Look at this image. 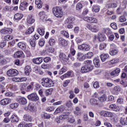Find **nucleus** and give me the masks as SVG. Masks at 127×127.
Segmentation results:
<instances>
[{"label":"nucleus","mask_w":127,"mask_h":127,"mask_svg":"<svg viewBox=\"0 0 127 127\" xmlns=\"http://www.w3.org/2000/svg\"><path fill=\"white\" fill-rule=\"evenodd\" d=\"M42 82H41L42 86L45 88H50V87L53 86V81L48 78H43L42 79Z\"/></svg>","instance_id":"1"},{"label":"nucleus","mask_w":127,"mask_h":127,"mask_svg":"<svg viewBox=\"0 0 127 127\" xmlns=\"http://www.w3.org/2000/svg\"><path fill=\"white\" fill-rule=\"evenodd\" d=\"M53 14L56 17H62L63 15V11H62V8L60 7H54L52 9Z\"/></svg>","instance_id":"2"},{"label":"nucleus","mask_w":127,"mask_h":127,"mask_svg":"<svg viewBox=\"0 0 127 127\" xmlns=\"http://www.w3.org/2000/svg\"><path fill=\"white\" fill-rule=\"evenodd\" d=\"M27 98L31 102H37V101H39V97L36 93H31L27 96Z\"/></svg>","instance_id":"3"},{"label":"nucleus","mask_w":127,"mask_h":127,"mask_svg":"<svg viewBox=\"0 0 127 127\" xmlns=\"http://www.w3.org/2000/svg\"><path fill=\"white\" fill-rule=\"evenodd\" d=\"M7 75L9 77H13L14 76H17L18 75V71L15 69H9L7 71Z\"/></svg>","instance_id":"4"},{"label":"nucleus","mask_w":127,"mask_h":127,"mask_svg":"<svg viewBox=\"0 0 127 127\" xmlns=\"http://www.w3.org/2000/svg\"><path fill=\"white\" fill-rule=\"evenodd\" d=\"M59 58L61 62H62V63H64V64H66V63H67V61L69 60L68 57H67V56H66V55L63 53H60Z\"/></svg>","instance_id":"5"},{"label":"nucleus","mask_w":127,"mask_h":127,"mask_svg":"<svg viewBox=\"0 0 127 127\" xmlns=\"http://www.w3.org/2000/svg\"><path fill=\"white\" fill-rule=\"evenodd\" d=\"M16 102L20 105H26L27 104V100L22 96H18L16 98Z\"/></svg>","instance_id":"6"},{"label":"nucleus","mask_w":127,"mask_h":127,"mask_svg":"<svg viewBox=\"0 0 127 127\" xmlns=\"http://www.w3.org/2000/svg\"><path fill=\"white\" fill-rule=\"evenodd\" d=\"M76 59L79 62H82L86 60V55L82 53H78L76 54Z\"/></svg>","instance_id":"7"},{"label":"nucleus","mask_w":127,"mask_h":127,"mask_svg":"<svg viewBox=\"0 0 127 127\" xmlns=\"http://www.w3.org/2000/svg\"><path fill=\"white\" fill-rule=\"evenodd\" d=\"M78 49L82 51H89L90 49V45L86 44H83L78 46Z\"/></svg>","instance_id":"8"},{"label":"nucleus","mask_w":127,"mask_h":127,"mask_svg":"<svg viewBox=\"0 0 127 127\" xmlns=\"http://www.w3.org/2000/svg\"><path fill=\"white\" fill-rule=\"evenodd\" d=\"M10 103H11V100L9 98H5L0 101V105L2 106H6V105H8Z\"/></svg>","instance_id":"9"},{"label":"nucleus","mask_w":127,"mask_h":127,"mask_svg":"<svg viewBox=\"0 0 127 127\" xmlns=\"http://www.w3.org/2000/svg\"><path fill=\"white\" fill-rule=\"evenodd\" d=\"M121 72V68H117L116 69L114 70L110 73L111 76H114V77H117L120 75Z\"/></svg>","instance_id":"10"},{"label":"nucleus","mask_w":127,"mask_h":127,"mask_svg":"<svg viewBox=\"0 0 127 127\" xmlns=\"http://www.w3.org/2000/svg\"><path fill=\"white\" fill-rule=\"evenodd\" d=\"M10 121L12 123H18L19 122V118L15 114H13L10 118Z\"/></svg>","instance_id":"11"},{"label":"nucleus","mask_w":127,"mask_h":127,"mask_svg":"<svg viewBox=\"0 0 127 127\" xmlns=\"http://www.w3.org/2000/svg\"><path fill=\"white\" fill-rule=\"evenodd\" d=\"M27 6H28V3L26 1H23L20 4V9L22 11L25 10L27 8Z\"/></svg>","instance_id":"12"},{"label":"nucleus","mask_w":127,"mask_h":127,"mask_svg":"<svg viewBox=\"0 0 127 127\" xmlns=\"http://www.w3.org/2000/svg\"><path fill=\"white\" fill-rule=\"evenodd\" d=\"M84 64H85V66H87L88 68H90V70H93L94 66L92 65V61L86 60L84 62Z\"/></svg>","instance_id":"13"},{"label":"nucleus","mask_w":127,"mask_h":127,"mask_svg":"<svg viewBox=\"0 0 127 127\" xmlns=\"http://www.w3.org/2000/svg\"><path fill=\"white\" fill-rule=\"evenodd\" d=\"M97 38L98 39V41H100V42H103V41H105V40H106V39L105 34L102 33L98 34Z\"/></svg>","instance_id":"14"},{"label":"nucleus","mask_w":127,"mask_h":127,"mask_svg":"<svg viewBox=\"0 0 127 127\" xmlns=\"http://www.w3.org/2000/svg\"><path fill=\"white\" fill-rule=\"evenodd\" d=\"M90 71H92L90 67H88L86 65H83L81 68L80 72L81 73H87V72H90Z\"/></svg>","instance_id":"15"},{"label":"nucleus","mask_w":127,"mask_h":127,"mask_svg":"<svg viewBox=\"0 0 127 127\" xmlns=\"http://www.w3.org/2000/svg\"><path fill=\"white\" fill-rule=\"evenodd\" d=\"M20 89L21 94H23V95H25L26 92L25 91H26V84H21L20 86Z\"/></svg>","instance_id":"16"},{"label":"nucleus","mask_w":127,"mask_h":127,"mask_svg":"<svg viewBox=\"0 0 127 127\" xmlns=\"http://www.w3.org/2000/svg\"><path fill=\"white\" fill-rule=\"evenodd\" d=\"M34 87V82H31L30 84L27 87H26V92H31V91L33 90Z\"/></svg>","instance_id":"17"},{"label":"nucleus","mask_w":127,"mask_h":127,"mask_svg":"<svg viewBox=\"0 0 127 127\" xmlns=\"http://www.w3.org/2000/svg\"><path fill=\"white\" fill-rule=\"evenodd\" d=\"M1 33L2 34H10L12 32L11 29H4L0 30Z\"/></svg>","instance_id":"18"},{"label":"nucleus","mask_w":127,"mask_h":127,"mask_svg":"<svg viewBox=\"0 0 127 127\" xmlns=\"http://www.w3.org/2000/svg\"><path fill=\"white\" fill-rule=\"evenodd\" d=\"M25 111H30V112H33L35 111L34 106L31 103H29L27 107L24 108Z\"/></svg>","instance_id":"19"},{"label":"nucleus","mask_w":127,"mask_h":127,"mask_svg":"<svg viewBox=\"0 0 127 127\" xmlns=\"http://www.w3.org/2000/svg\"><path fill=\"white\" fill-rule=\"evenodd\" d=\"M59 45H62V46H66L67 45V42L63 38H60L59 39Z\"/></svg>","instance_id":"20"},{"label":"nucleus","mask_w":127,"mask_h":127,"mask_svg":"<svg viewBox=\"0 0 127 127\" xmlns=\"http://www.w3.org/2000/svg\"><path fill=\"white\" fill-rule=\"evenodd\" d=\"M69 116H70V113L66 112L63 115H62L60 116V120H65V119H68L69 118Z\"/></svg>","instance_id":"21"},{"label":"nucleus","mask_w":127,"mask_h":127,"mask_svg":"<svg viewBox=\"0 0 127 127\" xmlns=\"http://www.w3.org/2000/svg\"><path fill=\"white\" fill-rule=\"evenodd\" d=\"M23 17V14L20 13H17L14 16V18L16 20H20V19H21V18H22Z\"/></svg>","instance_id":"22"},{"label":"nucleus","mask_w":127,"mask_h":127,"mask_svg":"<svg viewBox=\"0 0 127 127\" xmlns=\"http://www.w3.org/2000/svg\"><path fill=\"white\" fill-rule=\"evenodd\" d=\"M42 58H37L33 60V63L37 64H41V63H42Z\"/></svg>","instance_id":"23"},{"label":"nucleus","mask_w":127,"mask_h":127,"mask_svg":"<svg viewBox=\"0 0 127 127\" xmlns=\"http://www.w3.org/2000/svg\"><path fill=\"white\" fill-rule=\"evenodd\" d=\"M24 121L25 122H32V117L28 114H26L24 116Z\"/></svg>","instance_id":"24"},{"label":"nucleus","mask_w":127,"mask_h":127,"mask_svg":"<svg viewBox=\"0 0 127 127\" xmlns=\"http://www.w3.org/2000/svg\"><path fill=\"white\" fill-rule=\"evenodd\" d=\"M110 56L108 54H103L100 56V58L102 61V62H105L107 59L109 58Z\"/></svg>","instance_id":"25"},{"label":"nucleus","mask_w":127,"mask_h":127,"mask_svg":"<svg viewBox=\"0 0 127 127\" xmlns=\"http://www.w3.org/2000/svg\"><path fill=\"white\" fill-rule=\"evenodd\" d=\"M64 110H65L64 106H61L60 107L56 109L55 111V114H59V113H62V112L64 111Z\"/></svg>","instance_id":"26"},{"label":"nucleus","mask_w":127,"mask_h":127,"mask_svg":"<svg viewBox=\"0 0 127 127\" xmlns=\"http://www.w3.org/2000/svg\"><path fill=\"white\" fill-rule=\"evenodd\" d=\"M93 63L95 67L96 68L100 67V60L97 58H95L93 60Z\"/></svg>","instance_id":"27"},{"label":"nucleus","mask_w":127,"mask_h":127,"mask_svg":"<svg viewBox=\"0 0 127 127\" xmlns=\"http://www.w3.org/2000/svg\"><path fill=\"white\" fill-rule=\"evenodd\" d=\"M15 55L18 58H24V54L22 52H17L15 53Z\"/></svg>","instance_id":"28"},{"label":"nucleus","mask_w":127,"mask_h":127,"mask_svg":"<svg viewBox=\"0 0 127 127\" xmlns=\"http://www.w3.org/2000/svg\"><path fill=\"white\" fill-rule=\"evenodd\" d=\"M24 71H25V74H26L27 76H28L30 72H31V68H30V66L27 65L25 66Z\"/></svg>","instance_id":"29"},{"label":"nucleus","mask_w":127,"mask_h":127,"mask_svg":"<svg viewBox=\"0 0 127 127\" xmlns=\"http://www.w3.org/2000/svg\"><path fill=\"white\" fill-rule=\"evenodd\" d=\"M90 103L92 106H98L99 105V101L95 99H91L90 100Z\"/></svg>","instance_id":"30"},{"label":"nucleus","mask_w":127,"mask_h":127,"mask_svg":"<svg viewBox=\"0 0 127 127\" xmlns=\"http://www.w3.org/2000/svg\"><path fill=\"white\" fill-rule=\"evenodd\" d=\"M75 116H80L81 115V108L78 107H75V111L73 112Z\"/></svg>","instance_id":"31"},{"label":"nucleus","mask_w":127,"mask_h":127,"mask_svg":"<svg viewBox=\"0 0 127 127\" xmlns=\"http://www.w3.org/2000/svg\"><path fill=\"white\" fill-rule=\"evenodd\" d=\"M30 44L32 47V49L34 50L35 49V47L36 46V41H35L34 39L30 41Z\"/></svg>","instance_id":"32"},{"label":"nucleus","mask_w":127,"mask_h":127,"mask_svg":"<svg viewBox=\"0 0 127 127\" xmlns=\"http://www.w3.org/2000/svg\"><path fill=\"white\" fill-rule=\"evenodd\" d=\"M92 10L93 12H99L100 11V7L97 5L92 6Z\"/></svg>","instance_id":"33"},{"label":"nucleus","mask_w":127,"mask_h":127,"mask_svg":"<svg viewBox=\"0 0 127 127\" xmlns=\"http://www.w3.org/2000/svg\"><path fill=\"white\" fill-rule=\"evenodd\" d=\"M18 47L24 51H25L26 49V45H25V44H23V43H19L18 44Z\"/></svg>","instance_id":"34"},{"label":"nucleus","mask_w":127,"mask_h":127,"mask_svg":"<svg viewBox=\"0 0 127 127\" xmlns=\"http://www.w3.org/2000/svg\"><path fill=\"white\" fill-rule=\"evenodd\" d=\"M39 15L40 19H42V20H44V19H45V17H46V15H45V12L43 11L40 12Z\"/></svg>","instance_id":"35"},{"label":"nucleus","mask_w":127,"mask_h":127,"mask_svg":"<svg viewBox=\"0 0 127 127\" xmlns=\"http://www.w3.org/2000/svg\"><path fill=\"white\" fill-rule=\"evenodd\" d=\"M90 31H92V32H98V31H99V26L94 25L92 27Z\"/></svg>","instance_id":"36"},{"label":"nucleus","mask_w":127,"mask_h":127,"mask_svg":"<svg viewBox=\"0 0 127 127\" xmlns=\"http://www.w3.org/2000/svg\"><path fill=\"white\" fill-rule=\"evenodd\" d=\"M120 124L122 126H127V119L126 120L125 118L122 117L120 119Z\"/></svg>","instance_id":"37"},{"label":"nucleus","mask_w":127,"mask_h":127,"mask_svg":"<svg viewBox=\"0 0 127 127\" xmlns=\"http://www.w3.org/2000/svg\"><path fill=\"white\" fill-rule=\"evenodd\" d=\"M33 31H34V27H31L29 28V29L26 31L25 34L27 35L31 34Z\"/></svg>","instance_id":"38"},{"label":"nucleus","mask_w":127,"mask_h":127,"mask_svg":"<svg viewBox=\"0 0 127 127\" xmlns=\"http://www.w3.org/2000/svg\"><path fill=\"white\" fill-rule=\"evenodd\" d=\"M98 99L100 102H101V103H103V102H105V101L107 100V96L104 94L102 96H101L100 97H99Z\"/></svg>","instance_id":"39"},{"label":"nucleus","mask_w":127,"mask_h":127,"mask_svg":"<svg viewBox=\"0 0 127 127\" xmlns=\"http://www.w3.org/2000/svg\"><path fill=\"white\" fill-rule=\"evenodd\" d=\"M4 39L5 41H9V40H11V39H13V36L11 35H6L4 37Z\"/></svg>","instance_id":"40"},{"label":"nucleus","mask_w":127,"mask_h":127,"mask_svg":"<svg viewBox=\"0 0 127 127\" xmlns=\"http://www.w3.org/2000/svg\"><path fill=\"white\" fill-rule=\"evenodd\" d=\"M68 70V68L66 66H64L63 68H62L60 71H59V74L60 75H62L63 73H65Z\"/></svg>","instance_id":"41"},{"label":"nucleus","mask_w":127,"mask_h":127,"mask_svg":"<svg viewBox=\"0 0 127 127\" xmlns=\"http://www.w3.org/2000/svg\"><path fill=\"white\" fill-rule=\"evenodd\" d=\"M75 20V18L69 17L65 20V23H71L72 21Z\"/></svg>","instance_id":"42"},{"label":"nucleus","mask_w":127,"mask_h":127,"mask_svg":"<svg viewBox=\"0 0 127 127\" xmlns=\"http://www.w3.org/2000/svg\"><path fill=\"white\" fill-rule=\"evenodd\" d=\"M105 117L108 118H113V117H114V114L111 112L106 111Z\"/></svg>","instance_id":"43"},{"label":"nucleus","mask_w":127,"mask_h":127,"mask_svg":"<svg viewBox=\"0 0 127 127\" xmlns=\"http://www.w3.org/2000/svg\"><path fill=\"white\" fill-rule=\"evenodd\" d=\"M117 6H118V4L116 3H110L107 5V7L109 8H114L117 7Z\"/></svg>","instance_id":"44"},{"label":"nucleus","mask_w":127,"mask_h":127,"mask_svg":"<svg viewBox=\"0 0 127 127\" xmlns=\"http://www.w3.org/2000/svg\"><path fill=\"white\" fill-rule=\"evenodd\" d=\"M52 92H53V88H50L45 91V94L46 96H49L52 94Z\"/></svg>","instance_id":"45"},{"label":"nucleus","mask_w":127,"mask_h":127,"mask_svg":"<svg viewBox=\"0 0 127 127\" xmlns=\"http://www.w3.org/2000/svg\"><path fill=\"white\" fill-rule=\"evenodd\" d=\"M83 7V5L81 3L78 2L76 4V10H80V9H82Z\"/></svg>","instance_id":"46"},{"label":"nucleus","mask_w":127,"mask_h":127,"mask_svg":"<svg viewBox=\"0 0 127 127\" xmlns=\"http://www.w3.org/2000/svg\"><path fill=\"white\" fill-rule=\"evenodd\" d=\"M66 106L69 109H72V106H73V103L71 100H68L66 103Z\"/></svg>","instance_id":"47"},{"label":"nucleus","mask_w":127,"mask_h":127,"mask_svg":"<svg viewBox=\"0 0 127 127\" xmlns=\"http://www.w3.org/2000/svg\"><path fill=\"white\" fill-rule=\"evenodd\" d=\"M38 32L40 35H43L45 32L43 28H39L38 29Z\"/></svg>","instance_id":"48"},{"label":"nucleus","mask_w":127,"mask_h":127,"mask_svg":"<svg viewBox=\"0 0 127 127\" xmlns=\"http://www.w3.org/2000/svg\"><path fill=\"white\" fill-rule=\"evenodd\" d=\"M49 44L50 46H53V45H55V40L53 38L50 39L49 41Z\"/></svg>","instance_id":"49"},{"label":"nucleus","mask_w":127,"mask_h":127,"mask_svg":"<svg viewBox=\"0 0 127 127\" xmlns=\"http://www.w3.org/2000/svg\"><path fill=\"white\" fill-rule=\"evenodd\" d=\"M107 47V44L104 43H102L100 44L99 49L100 50H103V49H105Z\"/></svg>","instance_id":"50"},{"label":"nucleus","mask_w":127,"mask_h":127,"mask_svg":"<svg viewBox=\"0 0 127 127\" xmlns=\"http://www.w3.org/2000/svg\"><path fill=\"white\" fill-rule=\"evenodd\" d=\"M70 53L72 56H74L76 54V51L74 49V46H71L70 49Z\"/></svg>","instance_id":"51"},{"label":"nucleus","mask_w":127,"mask_h":127,"mask_svg":"<svg viewBox=\"0 0 127 127\" xmlns=\"http://www.w3.org/2000/svg\"><path fill=\"white\" fill-rule=\"evenodd\" d=\"M18 106H19V104L17 103H12L10 105V108L11 109H16Z\"/></svg>","instance_id":"52"},{"label":"nucleus","mask_w":127,"mask_h":127,"mask_svg":"<svg viewBox=\"0 0 127 127\" xmlns=\"http://www.w3.org/2000/svg\"><path fill=\"white\" fill-rule=\"evenodd\" d=\"M117 103L119 105H123L124 104V98L119 97L117 101Z\"/></svg>","instance_id":"53"},{"label":"nucleus","mask_w":127,"mask_h":127,"mask_svg":"<svg viewBox=\"0 0 127 127\" xmlns=\"http://www.w3.org/2000/svg\"><path fill=\"white\" fill-rule=\"evenodd\" d=\"M118 62H119V59H114L110 62V65H112V64L113 65L114 64H116L118 63Z\"/></svg>","instance_id":"54"},{"label":"nucleus","mask_w":127,"mask_h":127,"mask_svg":"<svg viewBox=\"0 0 127 127\" xmlns=\"http://www.w3.org/2000/svg\"><path fill=\"white\" fill-rule=\"evenodd\" d=\"M85 55L86 56V59L88 58V59H90V58H92V57H93L94 54L93 53V52H89Z\"/></svg>","instance_id":"55"},{"label":"nucleus","mask_w":127,"mask_h":127,"mask_svg":"<svg viewBox=\"0 0 127 127\" xmlns=\"http://www.w3.org/2000/svg\"><path fill=\"white\" fill-rule=\"evenodd\" d=\"M69 94L70 95L69 96V99H73L75 98V94H74V91L70 90L69 91Z\"/></svg>","instance_id":"56"},{"label":"nucleus","mask_w":127,"mask_h":127,"mask_svg":"<svg viewBox=\"0 0 127 127\" xmlns=\"http://www.w3.org/2000/svg\"><path fill=\"white\" fill-rule=\"evenodd\" d=\"M118 52H119V51L117 50H112L110 51V55L113 56L114 55H116V54H117V53H118Z\"/></svg>","instance_id":"57"},{"label":"nucleus","mask_w":127,"mask_h":127,"mask_svg":"<svg viewBox=\"0 0 127 127\" xmlns=\"http://www.w3.org/2000/svg\"><path fill=\"white\" fill-rule=\"evenodd\" d=\"M35 20L32 18H30L27 19V22L29 24H32V23H34Z\"/></svg>","instance_id":"58"},{"label":"nucleus","mask_w":127,"mask_h":127,"mask_svg":"<svg viewBox=\"0 0 127 127\" xmlns=\"http://www.w3.org/2000/svg\"><path fill=\"white\" fill-rule=\"evenodd\" d=\"M80 66H81V63L79 62H76L73 64L74 68H79Z\"/></svg>","instance_id":"59"},{"label":"nucleus","mask_w":127,"mask_h":127,"mask_svg":"<svg viewBox=\"0 0 127 127\" xmlns=\"http://www.w3.org/2000/svg\"><path fill=\"white\" fill-rule=\"evenodd\" d=\"M61 33L63 34V35H64V36H65L67 38L69 37V33L65 31H62Z\"/></svg>","instance_id":"60"},{"label":"nucleus","mask_w":127,"mask_h":127,"mask_svg":"<svg viewBox=\"0 0 127 127\" xmlns=\"http://www.w3.org/2000/svg\"><path fill=\"white\" fill-rule=\"evenodd\" d=\"M111 27L113 29H115V30L118 29V26H117V23H116L115 22L112 23L111 24Z\"/></svg>","instance_id":"61"},{"label":"nucleus","mask_w":127,"mask_h":127,"mask_svg":"<svg viewBox=\"0 0 127 127\" xmlns=\"http://www.w3.org/2000/svg\"><path fill=\"white\" fill-rule=\"evenodd\" d=\"M119 20L120 22H124L127 20V18H126V17L125 16H121L119 17Z\"/></svg>","instance_id":"62"},{"label":"nucleus","mask_w":127,"mask_h":127,"mask_svg":"<svg viewBox=\"0 0 127 127\" xmlns=\"http://www.w3.org/2000/svg\"><path fill=\"white\" fill-rule=\"evenodd\" d=\"M45 43V41H44V39H41L40 40L39 42V44L40 46H43L44 45Z\"/></svg>","instance_id":"63"},{"label":"nucleus","mask_w":127,"mask_h":127,"mask_svg":"<svg viewBox=\"0 0 127 127\" xmlns=\"http://www.w3.org/2000/svg\"><path fill=\"white\" fill-rule=\"evenodd\" d=\"M47 50L48 51V52H50V53H53L54 52V48L53 47H48L47 49Z\"/></svg>","instance_id":"64"}]
</instances>
